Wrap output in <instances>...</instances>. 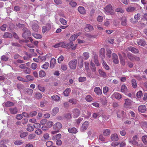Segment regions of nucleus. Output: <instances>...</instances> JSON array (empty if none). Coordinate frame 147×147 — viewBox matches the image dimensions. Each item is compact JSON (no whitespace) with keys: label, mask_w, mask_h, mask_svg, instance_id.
Returning a JSON list of instances; mask_svg holds the SVG:
<instances>
[{"label":"nucleus","mask_w":147,"mask_h":147,"mask_svg":"<svg viewBox=\"0 0 147 147\" xmlns=\"http://www.w3.org/2000/svg\"><path fill=\"white\" fill-rule=\"evenodd\" d=\"M22 31L23 33L22 36L25 39H27L31 35V33L30 31L26 28L24 27Z\"/></svg>","instance_id":"nucleus-1"},{"label":"nucleus","mask_w":147,"mask_h":147,"mask_svg":"<svg viewBox=\"0 0 147 147\" xmlns=\"http://www.w3.org/2000/svg\"><path fill=\"white\" fill-rule=\"evenodd\" d=\"M77 60L76 59L71 60L68 63L69 67L71 69H75L76 67Z\"/></svg>","instance_id":"nucleus-2"},{"label":"nucleus","mask_w":147,"mask_h":147,"mask_svg":"<svg viewBox=\"0 0 147 147\" xmlns=\"http://www.w3.org/2000/svg\"><path fill=\"white\" fill-rule=\"evenodd\" d=\"M104 12L105 13H110L111 15L113 14L114 12L112 9V7L111 4H109L106 6L104 8Z\"/></svg>","instance_id":"nucleus-3"},{"label":"nucleus","mask_w":147,"mask_h":147,"mask_svg":"<svg viewBox=\"0 0 147 147\" xmlns=\"http://www.w3.org/2000/svg\"><path fill=\"white\" fill-rule=\"evenodd\" d=\"M72 112L73 117L74 118L78 117L80 116V110L76 108L73 109Z\"/></svg>","instance_id":"nucleus-4"},{"label":"nucleus","mask_w":147,"mask_h":147,"mask_svg":"<svg viewBox=\"0 0 147 147\" xmlns=\"http://www.w3.org/2000/svg\"><path fill=\"white\" fill-rule=\"evenodd\" d=\"M62 124L60 122H58L54 124L53 126V128L55 130L59 131L62 127Z\"/></svg>","instance_id":"nucleus-5"},{"label":"nucleus","mask_w":147,"mask_h":147,"mask_svg":"<svg viewBox=\"0 0 147 147\" xmlns=\"http://www.w3.org/2000/svg\"><path fill=\"white\" fill-rule=\"evenodd\" d=\"M112 60L113 63L116 64L119 63V60L117 55L115 53L112 54Z\"/></svg>","instance_id":"nucleus-6"},{"label":"nucleus","mask_w":147,"mask_h":147,"mask_svg":"<svg viewBox=\"0 0 147 147\" xmlns=\"http://www.w3.org/2000/svg\"><path fill=\"white\" fill-rule=\"evenodd\" d=\"M89 124V122L88 121H85L82 124L81 127V130L82 131L88 128Z\"/></svg>","instance_id":"nucleus-7"},{"label":"nucleus","mask_w":147,"mask_h":147,"mask_svg":"<svg viewBox=\"0 0 147 147\" xmlns=\"http://www.w3.org/2000/svg\"><path fill=\"white\" fill-rule=\"evenodd\" d=\"M138 110L139 112L144 113L146 111V108L145 105H142L138 107Z\"/></svg>","instance_id":"nucleus-8"},{"label":"nucleus","mask_w":147,"mask_h":147,"mask_svg":"<svg viewBox=\"0 0 147 147\" xmlns=\"http://www.w3.org/2000/svg\"><path fill=\"white\" fill-rule=\"evenodd\" d=\"M90 67L92 71L96 74V68L94 63L92 61L90 63Z\"/></svg>","instance_id":"nucleus-9"},{"label":"nucleus","mask_w":147,"mask_h":147,"mask_svg":"<svg viewBox=\"0 0 147 147\" xmlns=\"http://www.w3.org/2000/svg\"><path fill=\"white\" fill-rule=\"evenodd\" d=\"M105 49L104 48H102L100 51V57L103 60L105 57Z\"/></svg>","instance_id":"nucleus-10"},{"label":"nucleus","mask_w":147,"mask_h":147,"mask_svg":"<svg viewBox=\"0 0 147 147\" xmlns=\"http://www.w3.org/2000/svg\"><path fill=\"white\" fill-rule=\"evenodd\" d=\"M137 43L139 45L144 46L147 45V42L144 39H139L137 40Z\"/></svg>","instance_id":"nucleus-11"},{"label":"nucleus","mask_w":147,"mask_h":147,"mask_svg":"<svg viewBox=\"0 0 147 147\" xmlns=\"http://www.w3.org/2000/svg\"><path fill=\"white\" fill-rule=\"evenodd\" d=\"M111 138L113 141H117L119 140L118 135L116 134H114L111 135Z\"/></svg>","instance_id":"nucleus-12"},{"label":"nucleus","mask_w":147,"mask_h":147,"mask_svg":"<svg viewBox=\"0 0 147 147\" xmlns=\"http://www.w3.org/2000/svg\"><path fill=\"white\" fill-rule=\"evenodd\" d=\"M129 59L131 61H139L140 60V58L139 57L135 56L131 54H129Z\"/></svg>","instance_id":"nucleus-13"},{"label":"nucleus","mask_w":147,"mask_h":147,"mask_svg":"<svg viewBox=\"0 0 147 147\" xmlns=\"http://www.w3.org/2000/svg\"><path fill=\"white\" fill-rule=\"evenodd\" d=\"M121 91L124 93L126 95L129 96L128 94H127V88L126 86L124 85H122L121 87Z\"/></svg>","instance_id":"nucleus-14"},{"label":"nucleus","mask_w":147,"mask_h":147,"mask_svg":"<svg viewBox=\"0 0 147 147\" xmlns=\"http://www.w3.org/2000/svg\"><path fill=\"white\" fill-rule=\"evenodd\" d=\"M94 91L95 93L99 95L102 94V91L100 88L98 87H96L94 88Z\"/></svg>","instance_id":"nucleus-15"},{"label":"nucleus","mask_w":147,"mask_h":147,"mask_svg":"<svg viewBox=\"0 0 147 147\" xmlns=\"http://www.w3.org/2000/svg\"><path fill=\"white\" fill-rule=\"evenodd\" d=\"M85 30L87 32H89L93 30V27L90 24H87L85 28Z\"/></svg>","instance_id":"nucleus-16"},{"label":"nucleus","mask_w":147,"mask_h":147,"mask_svg":"<svg viewBox=\"0 0 147 147\" xmlns=\"http://www.w3.org/2000/svg\"><path fill=\"white\" fill-rule=\"evenodd\" d=\"M98 73L101 76L104 78H105L107 77L106 73L103 70L99 69H98Z\"/></svg>","instance_id":"nucleus-17"},{"label":"nucleus","mask_w":147,"mask_h":147,"mask_svg":"<svg viewBox=\"0 0 147 147\" xmlns=\"http://www.w3.org/2000/svg\"><path fill=\"white\" fill-rule=\"evenodd\" d=\"M78 11L82 14H84L86 13V11L84 8L82 6H80L78 8Z\"/></svg>","instance_id":"nucleus-18"},{"label":"nucleus","mask_w":147,"mask_h":147,"mask_svg":"<svg viewBox=\"0 0 147 147\" xmlns=\"http://www.w3.org/2000/svg\"><path fill=\"white\" fill-rule=\"evenodd\" d=\"M90 53L88 52H85L82 55L83 58L84 60H86L90 57Z\"/></svg>","instance_id":"nucleus-19"},{"label":"nucleus","mask_w":147,"mask_h":147,"mask_svg":"<svg viewBox=\"0 0 147 147\" xmlns=\"http://www.w3.org/2000/svg\"><path fill=\"white\" fill-rule=\"evenodd\" d=\"M51 98L53 100L56 102H58L60 100V96L55 94L52 96H51Z\"/></svg>","instance_id":"nucleus-20"},{"label":"nucleus","mask_w":147,"mask_h":147,"mask_svg":"<svg viewBox=\"0 0 147 147\" xmlns=\"http://www.w3.org/2000/svg\"><path fill=\"white\" fill-rule=\"evenodd\" d=\"M68 131L69 133L73 134H76L78 131L77 129L74 127L69 128L68 129Z\"/></svg>","instance_id":"nucleus-21"},{"label":"nucleus","mask_w":147,"mask_h":147,"mask_svg":"<svg viewBox=\"0 0 147 147\" xmlns=\"http://www.w3.org/2000/svg\"><path fill=\"white\" fill-rule=\"evenodd\" d=\"M9 110L11 113L13 114H16L18 112V109L16 107L10 108Z\"/></svg>","instance_id":"nucleus-22"},{"label":"nucleus","mask_w":147,"mask_h":147,"mask_svg":"<svg viewBox=\"0 0 147 147\" xmlns=\"http://www.w3.org/2000/svg\"><path fill=\"white\" fill-rule=\"evenodd\" d=\"M129 51H130L132 52L135 53H137L139 52L138 49L132 47H129Z\"/></svg>","instance_id":"nucleus-23"},{"label":"nucleus","mask_w":147,"mask_h":147,"mask_svg":"<svg viewBox=\"0 0 147 147\" xmlns=\"http://www.w3.org/2000/svg\"><path fill=\"white\" fill-rule=\"evenodd\" d=\"M38 25L36 23H34L32 26V29L35 32H37L38 29Z\"/></svg>","instance_id":"nucleus-24"},{"label":"nucleus","mask_w":147,"mask_h":147,"mask_svg":"<svg viewBox=\"0 0 147 147\" xmlns=\"http://www.w3.org/2000/svg\"><path fill=\"white\" fill-rule=\"evenodd\" d=\"M56 63V59L54 58H52L51 59L50 63V67H53Z\"/></svg>","instance_id":"nucleus-25"},{"label":"nucleus","mask_w":147,"mask_h":147,"mask_svg":"<svg viewBox=\"0 0 147 147\" xmlns=\"http://www.w3.org/2000/svg\"><path fill=\"white\" fill-rule=\"evenodd\" d=\"M111 132V130L109 129H106L104 130L103 135L105 136H108L110 134Z\"/></svg>","instance_id":"nucleus-26"},{"label":"nucleus","mask_w":147,"mask_h":147,"mask_svg":"<svg viewBox=\"0 0 147 147\" xmlns=\"http://www.w3.org/2000/svg\"><path fill=\"white\" fill-rule=\"evenodd\" d=\"M70 45V43H66L65 42H61V47L63 48H66L68 47Z\"/></svg>","instance_id":"nucleus-27"},{"label":"nucleus","mask_w":147,"mask_h":147,"mask_svg":"<svg viewBox=\"0 0 147 147\" xmlns=\"http://www.w3.org/2000/svg\"><path fill=\"white\" fill-rule=\"evenodd\" d=\"M94 62L96 66H98L100 65V64L98 59V56L95 55L94 57Z\"/></svg>","instance_id":"nucleus-28"},{"label":"nucleus","mask_w":147,"mask_h":147,"mask_svg":"<svg viewBox=\"0 0 147 147\" xmlns=\"http://www.w3.org/2000/svg\"><path fill=\"white\" fill-rule=\"evenodd\" d=\"M113 96L116 98L118 100L120 99L121 98V95L117 92H115L114 93Z\"/></svg>","instance_id":"nucleus-29"},{"label":"nucleus","mask_w":147,"mask_h":147,"mask_svg":"<svg viewBox=\"0 0 147 147\" xmlns=\"http://www.w3.org/2000/svg\"><path fill=\"white\" fill-rule=\"evenodd\" d=\"M71 89L69 88H67L63 92L64 95L66 96H67L69 95V94L71 92Z\"/></svg>","instance_id":"nucleus-30"},{"label":"nucleus","mask_w":147,"mask_h":147,"mask_svg":"<svg viewBox=\"0 0 147 147\" xmlns=\"http://www.w3.org/2000/svg\"><path fill=\"white\" fill-rule=\"evenodd\" d=\"M69 43L70 47H68V49H71L72 50H75L76 48L77 45H74L73 42H71Z\"/></svg>","instance_id":"nucleus-31"},{"label":"nucleus","mask_w":147,"mask_h":147,"mask_svg":"<svg viewBox=\"0 0 147 147\" xmlns=\"http://www.w3.org/2000/svg\"><path fill=\"white\" fill-rule=\"evenodd\" d=\"M12 37V34L6 32L3 35V38H11Z\"/></svg>","instance_id":"nucleus-32"},{"label":"nucleus","mask_w":147,"mask_h":147,"mask_svg":"<svg viewBox=\"0 0 147 147\" xmlns=\"http://www.w3.org/2000/svg\"><path fill=\"white\" fill-rule=\"evenodd\" d=\"M61 136V134H59L54 135L52 137V139L53 140H58L60 138Z\"/></svg>","instance_id":"nucleus-33"},{"label":"nucleus","mask_w":147,"mask_h":147,"mask_svg":"<svg viewBox=\"0 0 147 147\" xmlns=\"http://www.w3.org/2000/svg\"><path fill=\"white\" fill-rule=\"evenodd\" d=\"M78 100L76 99L72 98L69 99V102L73 105H76L78 102Z\"/></svg>","instance_id":"nucleus-34"},{"label":"nucleus","mask_w":147,"mask_h":147,"mask_svg":"<svg viewBox=\"0 0 147 147\" xmlns=\"http://www.w3.org/2000/svg\"><path fill=\"white\" fill-rule=\"evenodd\" d=\"M102 60V64L104 68L106 70H109V66L107 64L106 62L103 60V59Z\"/></svg>","instance_id":"nucleus-35"},{"label":"nucleus","mask_w":147,"mask_h":147,"mask_svg":"<svg viewBox=\"0 0 147 147\" xmlns=\"http://www.w3.org/2000/svg\"><path fill=\"white\" fill-rule=\"evenodd\" d=\"M85 99L88 102H91L93 100V98L90 95L86 96Z\"/></svg>","instance_id":"nucleus-36"},{"label":"nucleus","mask_w":147,"mask_h":147,"mask_svg":"<svg viewBox=\"0 0 147 147\" xmlns=\"http://www.w3.org/2000/svg\"><path fill=\"white\" fill-rule=\"evenodd\" d=\"M59 111V109L57 107H55L52 110V113L54 115H55Z\"/></svg>","instance_id":"nucleus-37"},{"label":"nucleus","mask_w":147,"mask_h":147,"mask_svg":"<svg viewBox=\"0 0 147 147\" xmlns=\"http://www.w3.org/2000/svg\"><path fill=\"white\" fill-rule=\"evenodd\" d=\"M39 77L40 78H42L46 76L45 72L43 70H41L39 72Z\"/></svg>","instance_id":"nucleus-38"},{"label":"nucleus","mask_w":147,"mask_h":147,"mask_svg":"<svg viewBox=\"0 0 147 147\" xmlns=\"http://www.w3.org/2000/svg\"><path fill=\"white\" fill-rule=\"evenodd\" d=\"M132 85L133 88H136L137 87V85L136 84V80L135 79H133L131 80Z\"/></svg>","instance_id":"nucleus-39"},{"label":"nucleus","mask_w":147,"mask_h":147,"mask_svg":"<svg viewBox=\"0 0 147 147\" xmlns=\"http://www.w3.org/2000/svg\"><path fill=\"white\" fill-rule=\"evenodd\" d=\"M69 4L71 7H75L77 6V3L74 1H73L69 3Z\"/></svg>","instance_id":"nucleus-40"},{"label":"nucleus","mask_w":147,"mask_h":147,"mask_svg":"<svg viewBox=\"0 0 147 147\" xmlns=\"http://www.w3.org/2000/svg\"><path fill=\"white\" fill-rule=\"evenodd\" d=\"M14 105V104L13 102L10 101H7L5 103V106L7 107L13 106Z\"/></svg>","instance_id":"nucleus-41"},{"label":"nucleus","mask_w":147,"mask_h":147,"mask_svg":"<svg viewBox=\"0 0 147 147\" xmlns=\"http://www.w3.org/2000/svg\"><path fill=\"white\" fill-rule=\"evenodd\" d=\"M35 97L38 99H40L41 98L42 96L41 94L39 92H37L35 94Z\"/></svg>","instance_id":"nucleus-42"},{"label":"nucleus","mask_w":147,"mask_h":147,"mask_svg":"<svg viewBox=\"0 0 147 147\" xmlns=\"http://www.w3.org/2000/svg\"><path fill=\"white\" fill-rule=\"evenodd\" d=\"M23 142L21 140H16L14 142V144L16 145H20L23 144Z\"/></svg>","instance_id":"nucleus-43"},{"label":"nucleus","mask_w":147,"mask_h":147,"mask_svg":"<svg viewBox=\"0 0 147 147\" xmlns=\"http://www.w3.org/2000/svg\"><path fill=\"white\" fill-rule=\"evenodd\" d=\"M49 65V63L46 62L42 66V68L44 69H46L48 68Z\"/></svg>","instance_id":"nucleus-44"},{"label":"nucleus","mask_w":147,"mask_h":147,"mask_svg":"<svg viewBox=\"0 0 147 147\" xmlns=\"http://www.w3.org/2000/svg\"><path fill=\"white\" fill-rule=\"evenodd\" d=\"M28 127L26 129L27 131H33L34 128L33 127L30 126V125L28 124L27 125Z\"/></svg>","instance_id":"nucleus-45"},{"label":"nucleus","mask_w":147,"mask_h":147,"mask_svg":"<svg viewBox=\"0 0 147 147\" xmlns=\"http://www.w3.org/2000/svg\"><path fill=\"white\" fill-rule=\"evenodd\" d=\"M77 38V36H76V35L74 34L70 37L69 40L70 42H73Z\"/></svg>","instance_id":"nucleus-46"},{"label":"nucleus","mask_w":147,"mask_h":147,"mask_svg":"<svg viewBox=\"0 0 147 147\" xmlns=\"http://www.w3.org/2000/svg\"><path fill=\"white\" fill-rule=\"evenodd\" d=\"M142 140L145 144H147V136H143L142 137Z\"/></svg>","instance_id":"nucleus-47"},{"label":"nucleus","mask_w":147,"mask_h":147,"mask_svg":"<svg viewBox=\"0 0 147 147\" xmlns=\"http://www.w3.org/2000/svg\"><path fill=\"white\" fill-rule=\"evenodd\" d=\"M107 55L109 58L111 57L112 51L110 49H107Z\"/></svg>","instance_id":"nucleus-48"},{"label":"nucleus","mask_w":147,"mask_h":147,"mask_svg":"<svg viewBox=\"0 0 147 147\" xmlns=\"http://www.w3.org/2000/svg\"><path fill=\"white\" fill-rule=\"evenodd\" d=\"M24 72L26 74H30L31 72V70L30 68L26 67L24 70Z\"/></svg>","instance_id":"nucleus-49"},{"label":"nucleus","mask_w":147,"mask_h":147,"mask_svg":"<svg viewBox=\"0 0 147 147\" xmlns=\"http://www.w3.org/2000/svg\"><path fill=\"white\" fill-rule=\"evenodd\" d=\"M59 21L61 23L64 25H66L67 23L66 20L63 18H60Z\"/></svg>","instance_id":"nucleus-50"},{"label":"nucleus","mask_w":147,"mask_h":147,"mask_svg":"<svg viewBox=\"0 0 147 147\" xmlns=\"http://www.w3.org/2000/svg\"><path fill=\"white\" fill-rule=\"evenodd\" d=\"M53 123L51 121H49L46 123V125L49 128H50L53 125Z\"/></svg>","instance_id":"nucleus-51"},{"label":"nucleus","mask_w":147,"mask_h":147,"mask_svg":"<svg viewBox=\"0 0 147 147\" xmlns=\"http://www.w3.org/2000/svg\"><path fill=\"white\" fill-rule=\"evenodd\" d=\"M33 36L35 38L37 39H40L42 37L40 35V34H32Z\"/></svg>","instance_id":"nucleus-52"},{"label":"nucleus","mask_w":147,"mask_h":147,"mask_svg":"<svg viewBox=\"0 0 147 147\" xmlns=\"http://www.w3.org/2000/svg\"><path fill=\"white\" fill-rule=\"evenodd\" d=\"M86 78L85 77H80L79 78V81L80 82H84L86 81Z\"/></svg>","instance_id":"nucleus-53"},{"label":"nucleus","mask_w":147,"mask_h":147,"mask_svg":"<svg viewBox=\"0 0 147 147\" xmlns=\"http://www.w3.org/2000/svg\"><path fill=\"white\" fill-rule=\"evenodd\" d=\"M103 92L104 94H106L109 91L108 88L107 86H105L103 88Z\"/></svg>","instance_id":"nucleus-54"},{"label":"nucleus","mask_w":147,"mask_h":147,"mask_svg":"<svg viewBox=\"0 0 147 147\" xmlns=\"http://www.w3.org/2000/svg\"><path fill=\"white\" fill-rule=\"evenodd\" d=\"M129 106V99L128 98L125 100V102L124 104V106L126 108L128 107Z\"/></svg>","instance_id":"nucleus-55"},{"label":"nucleus","mask_w":147,"mask_h":147,"mask_svg":"<svg viewBox=\"0 0 147 147\" xmlns=\"http://www.w3.org/2000/svg\"><path fill=\"white\" fill-rule=\"evenodd\" d=\"M7 27V25L6 24H3L2 26H1L0 27V29L1 30L3 31H5L6 28Z\"/></svg>","instance_id":"nucleus-56"},{"label":"nucleus","mask_w":147,"mask_h":147,"mask_svg":"<svg viewBox=\"0 0 147 147\" xmlns=\"http://www.w3.org/2000/svg\"><path fill=\"white\" fill-rule=\"evenodd\" d=\"M35 137V135L34 134H31L29 135L28 138L29 140H31L34 139Z\"/></svg>","instance_id":"nucleus-57"},{"label":"nucleus","mask_w":147,"mask_h":147,"mask_svg":"<svg viewBox=\"0 0 147 147\" xmlns=\"http://www.w3.org/2000/svg\"><path fill=\"white\" fill-rule=\"evenodd\" d=\"M85 69L86 70H88L89 69V63L87 62H85L84 63Z\"/></svg>","instance_id":"nucleus-58"},{"label":"nucleus","mask_w":147,"mask_h":147,"mask_svg":"<svg viewBox=\"0 0 147 147\" xmlns=\"http://www.w3.org/2000/svg\"><path fill=\"white\" fill-rule=\"evenodd\" d=\"M38 87L39 90L41 91L44 92L45 90V88L43 86L40 85H38Z\"/></svg>","instance_id":"nucleus-59"},{"label":"nucleus","mask_w":147,"mask_h":147,"mask_svg":"<svg viewBox=\"0 0 147 147\" xmlns=\"http://www.w3.org/2000/svg\"><path fill=\"white\" fill-rule=\"evenodd\" d=\"M28 134V133L26 132H24L22 133L20 135V137L21 138H23L26 136Z\"/></svg>","instance_id":"nucleus-60"},{"label":"nucleus","mask_w":147,"mask_h":147,"mask_svg":"<svg viewBox=\"0 0 147 147\" xmlns=\"http://www.w3.org/2000/svg\"><path fill=\"white\" fill-rule=\"evenodd\" d=\"M9 58L3 55L1 57V59L4 61H7L8 60Z\"/></svg>","instance_id":"nucleus-61"},{"label":"nucleus","mask_w":147,"mask_h":147,"mask_svg":"<svg viewBox=\"0 0 147 147\" xmlns=\"http://www.w3.org/2000/svg\"><path fill=\"white\" fill-rule=\"evenodd\" d=\"M31 68L33 70L36 69L37 68L36 63H32L31 65Z\"/></svg>","instance_id":"nucleus-62"},{"label":"nucleus","mask_w":147,"mask_h":147,"mask_svg":"<svg viewBox=\"0 0 147 147\" xmlns=\"http://www.w3.org/2000/svg\"><path fill=\"white\" fill-rule=\"evenodd\" d=\"M115 11L117 12L123 13L124 11V10L122 8L119 7L116 8L115 9Z\"/></svg>","instance_id":"nucleus-63"},{"label":"nucleus","mask_w":147,"mask_h":147,"mask_svg":"<svg viewBox=\"0 0 147 147\" xmlns=\"http://www.w3.org/2000/svg\"><path fill=\"white\" fill-rule=\"evenodd\" d=\"M140 13H138L137 14H136L134 16V18L135 20H139L140 18Z\"/></svg>","instance_id":"nucleus-64"}]
</instances>
